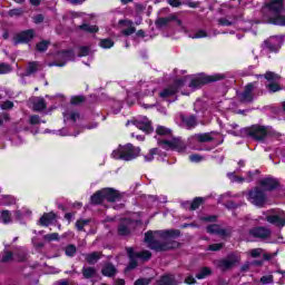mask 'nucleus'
Wrapping results in <instances>:
<instances>
[{
    "label": "nucleus",
    "instance_id": "22",
    "mask_svg": "<svg viewBox=\"0 0 285 285\" xmlns=\"http://www.w3.org/2000/svg\"><path fill=\"white\" fill-rule=\"evenodd\" d=\"M104 202H106L105 197H104V189H100V190L96 191L90 197V204L92 206H99V205L104 204Z\"/></svg>",
    "mask_w": 285,
    "mask_h": 285
},
{
    "label": "nucleus",
    "instance_id": "10",
    "mask_svg": "<svg viewBox=\"0 0 285 285\" xmlns=\"http://www.w3.org/2000/svg\"><path fill=\"white\" fill-rule=\"evenodd\" d=\"M36 32L35 29L22 30L13 36V45L14 46H24L28 43H32L35 40Z\"/></svg>",
    "mask_w": 285,
    "mask_h": 285
},
{
    "label": "nucleus",
    "instance_id": "19",
    "mask_svg": "<svg viewBox=\"0 0 285 285\" xmlns=\"http://www.w3.org/2000/svg\"><path fill=\"white\" fill-rule=\"evenodd\" d=\"M118 23L119 26H130L129 28L122 30L124 37H130V35H135V32H137V28L132 27L131 20L122 19L119 20Z\"/></svg>",
    "mask_w": 285,
    "mask_h": 285
},
{
    "label": "nucleus",
    "instance_id": "26",
    "mask_svg": "<svg viewBox=\"0 0 285 285\" xmlns=\"http://www.w3.org/2000/svg\"><path fill=\"white\" fill-rule=\"evenodd\" d=\"M256 78L257 79H266V81H271V83L275 82V81H279V79H281L279 75H277L273 71H267L264 75H256Z\"/></svg>",
    "mask_w": 285,
    "mask_h": 285
},
{
    "label": "nucleus",
    "instance_id": "52",
    "mask_svg": "<svg viewBox=\"0 0 285 285\" xmlns=\"http://www.w3.org/2000/svg\"><path fill=\"white\" fill-rule=\"evenodd\" d=\"M12 72V67L9 63L0 62V75Z\"/></svg>",
    "mask_w": 285,
    "mask_h": 285
},
{
    "label": "nucleus",
    "instance_id": "49",
    "mask_svg": "<svg viewBox=\"0 0 285 285\" xmlns=\"http://www.w3.org/2000/svg\"><path fill=\"white\" fill-rule=\"evenodd\" d=\"M90 224V219H78L76 222V228L79 230V233L83 232V228Z\"/></svg>",
    "mask_w": 285,
    "mask_h": 285
},
{
    "label": "nucleus",
    "instance_id": "28",
    "mask_svg": "<svg viewBox=\"0 0 285 285\" xmlns=\"http://www.w3.org/2000/svg\"><path fill=\"white\" fill-rule=\"evenodd\" d=\"M17 204V199L12 195H0V206H12Z\"/></svg>",
    "mask_w": 285,
    "mask_h": 285
},
{
    "label": "nucleus",
    "instance_id": "62",
    "mask_svg": "<svg viewBox=\"0 0 285 285\" xmlns=\"http://www.w3.org/2000/svg\"><path fill=\"white\" fill-rule=\"evenodd\" d=\"M17 257V262H19L20 264H23L24 262H28V255L23 254V253H18L16 254Z\"/></svg>",
    "mask_w": 285,
    "mask_h": 285
},
{
    "label": "nucleus",
    "instance_id": "50",
    "mask_svg": "<svg viewBox=\"0 0 285 285\" xmlns=\"http://www.w3.org/2000/svg\"><path fill=\"white\" fill-rule=\"evenodd\" d=\"M220 228H222V227H220L219 225H217V224H212V225H208V226L206 227V232H207L209 235H218Z\"/></svg>",
    "mask_w": 285,
    "mask_h": 285
},
{
    "label": "nucleus",
    "instance_id": "18",
    "mask_svg": "<svg viewBox=\"0 0 285 285\" xmlns=\"http://www.w3.org/2000/svg\"><path fill=\"white\" fill-rule=\"evenodd\" d=\"M180 121H183L189 130L193 128H197V116L195 115H189V116L181 115Z\"/></svg>",
    "mask_w": 285,
    "mask_h": 285
},
{
    "label": "nucleus",
    "instance_id": "35",
    "mask_svg": "<svg viewBox=\"0 0 285 285\" xmlns=\"http://www.w3.org/2000/svg\"><path fill=\"white\" fill-rule=\"evenodd\" d=\"M177 95L171 86L165 88L159 92L160 99H168V97H175Z\"/></svg>",
    "mask_w": 285,
    "mask_h": 285
},
{
    "label": "nucleus",
    "instance_id": "12",
    "mask_svg": "<svg viewBox=\"0 0 285 285\" xmlns=\"http://www.w3.org/2000/svg\"><path fill=\"white\" fill-rule=\"evenodd\" d=\"M239 263V257L235 254L228 255L226 258H222L217 262V267L220 268L223 273H226V271H230L234 266H236Z\"/></svg>",
    "mask_w": 285,
    "mask_h": 285
},
{
    "label": "nucleus",
    "instance_id": "48",
    "mask_svg": "<svg viewBox=\"0 0 285 285\" xmlns=\"http://www.w3.org/2000/svg\"><path fill=\"white\" fill-rule=\"evenodd\" d=\"M1 219H2V224H10L12 222V214H10V210L8 209L2 210Z\"/></svg>",
    "mask_w": 285,
    "mask_h": 285
},
{
    "label": "nucleus",
    "instance_id": "6",
    "mask_svg": "<svg viewBox=\"0 0 285 285\" xmlns=\"http://www.w3.org/2000/svg\"><path fill=\"white\" fill-rule=\"evenodd\" d=\"M247 199L250 204H253V206H257V208H264L268 202L266 191L258 186L252 188L247 193Z\"/></svg>",
    "mask_w": 285,
    "mask_h": 285
},
{
    "label": "nucleus",
    "instance_id": "63",
    "mask_svg": "<svg viewBox=\"0 0 285 285\" xmlns=\"http://www.w3.org/2000/svg\"><path fill=\"white\" fill-rule=\"evenodd\" d=\"M200 219L202 222L215 223L217 222V216L216 215L203 216Z\"/></svg>",
    "mask_w": 285,
    "mask_h": 285
},
{
    "label": "nucleus",
    "instance_id": "40",
    "mask_svg": "<svg viewBox=\"0 0 285 285\" xmlns=\"http://www.w3.org/2000/svg\"><path fill=\"white\" fill-rule=\"evenodd\" d=\"M118 235H120V237H127V235H130V227L120 223L118 226Z\"/></svg>",
    "mask_w": 285,
    "mask_h": 285
},
{
    "label": "nucleus",
    "instance_id": "15",
    "mask_svg": "<svg viewBox=\"0 0 285 285\" xmlns=\"http://www.w3.org/2000/svg\"><path fill=\"white\" fill-rule=\"evenodd\" d=\"M126 250H127V256L129 258V263L125 267L124 273L128 274V273H130V271H135V268H137V266H139V262H137V257L135 255V248L127 247Z\"/></svg>",
    "mask_w": 285,
    "mask_h": 285
},
{
    "label": "nucleus",
    "instance_id": "34",
    "mask_svg": "<svg viewBox=\"0 0 285 285\" xmlns=\"http://www.w3.org/2000/svg\"><path fill=\"white\" fill-rule=\"evenodd\" d=\"M184 86H186V78L176 79L170 85V87L175 90L176 94L179 92V90H181Z\"/></svg>",
    "mask_w": 285,
    "mask_h": 285
},
{
    "label": "nucleus",
    "instance_id": "36",
    "mask_svg": "<svg viewBox=\"0 0 285 285\" xmlns=\"http://www.w3.org/2000/svg\"><path fill=\"white\" fill-rule=\"evenodd\" d=\"M81 104H86V96L83 95L71 96L70 98L71 106H81Z\"/></svg>",
    "mask_w": 285,
    "mask_h": 285
},
{
    "label": "nucleus",
    "instance_id": "23",
    "mask_svg": "<svg viewBox=\"0 0 285 285\" xmlns=\"http://www.w3.org/2000/svg\"><path fill=\"white\" fill-rule=\"evenodd\" d=\"M265 219L268 224H273L274 226H285V217H281L279 215H268Z\"/></svg>",
    "mask_w": 285,
    "mask_h": 285
},
{
    "label": "nucleus",
    "instance_id": "21",
    "mask_svg": "<svg viewBox=\"0 0 285 285\" xmlns=\"http://www.w3.org/2000/svg\"><path fill=\"white\" fill-rule=\"evenodd\" d=\"M175 19H177V16L159 17L156 19L155 26L159 30L161 28H166V26H168L170 21H175Z\"/></svg>",
    "mask_w": 285,
    "mask_h": 285
},
{
    "label": "nucleus",
    "instance_id": "44",
    "mask_svg": "<svg viewBox=\"0 0 285 285\" xmlns=\"http://www.w3.org/2000/svg\"><path fill=\"white\" fill-rule=\"evenodd\" d=\"M65 254L67 257H75V255H77V246L75 244L67 245Z\"/></svg>",
    "mask_w": 285,
    "mask_h": 285
},
{
    "label": "nucleus",
    "instance_id": "5",
    "mask_svg": "<svg viewBox=\"0 0 285 285\" xmlns=\"http://www.w3.org/2000/svg\"><path fill=\"white\" fill-rule=\"evenodd\" d=\"M224 79H226L225 73H200L198 77L190 80L189 88H193L194 90H199V88H202L203 86H208V83H215L217 81H224Z\"/></svg>",
    "mask_w": 285,
    "mask_h": 285
},
{
    "label": "nucleus",
    "instance_id": "51",
    "mask_svg": "<svg viewBox=\"0 0 285 285\" xmlns=\"http://www.w3.org/2000/svg\"><path fill=\"white\" fill-rule=\"evenodd\" d=\"M264 47H265L269 52H279V49L277 48V45L271 42V40H265V41H264Z\"/></svg>",
    "mask_w": 285,
    "mask_h": 285
},
{
    "label": "nucleus",
    "instance_id": "11",
    "mask_svg": "<svg viewBox=\"0 0 285 285\" xmlns=\"http://www.w3.org/2000/svg\"><path fill=\"white\" fill-rule=\"evenodd\" d=\"M258 186H261L265 193H274V190H277L282 186V183H279L277 178L268 176L258 180Z\"/></svg>",
    "mask_w": 285,
    "mask_h": 285
},
{
    "label": "nucleus",
    "instance_id": "60",
    "mask_svg": "<svg viewBox=\"0 0 285 285\" xmlns=\"http://www.w3.org/2000/svg\"><path fill=\"white\" fill-rule=\"evenodd\" d=\"M204 159V157H202V155L199 154H193L189 156V161L194 163V164H199V161H202Z\"/></svg>",
    "mask_w": 285,
    "mask_h": 285
},
{
    "label": "nucleus",
    "instance_id": "17",
    "mask_svg": "<svg viewBox=\"0 0 285 285\" xmlns=\"http://www.w3.org/2000/svg\"><path fill=\"white\" fill-rule=\"evenodd\" d=\"M57 219V214L55 212L45 213L39 219V226L48 228Z\"/></svg>",
    "mask_w": 285,
    "mask_h": 285
},
{
    "label": "nucleus",
    "instance_id": "33",
    "mask_svg": "<svg viewBox=\"0 0 285 285\" xmlns=\"http://www.w3.org/2000/svg\"><path fill=\"white\" fill-rule=\"evenodd\" d=\"M82 276L85 279H92L97 275V268L95 267H82Z\"/></svg>",
    "mask_w": 285,
    "mask_h": 285
},
{
    "label": "nucleus",
    "instance_id": "14",
    "mask_svg": "<svg viewBox=\"0 0 285 285\" xmlns=\"http://www.w3.org/2000/svg\"><path fill=\"white\" fill-rule=\"evenodd\" d=\"M102 195L105 200L109 204H115V202H121V193L112 187L102 188Z\"/></svg>",
    "mask_w": 285,
    "mask_h": 285
},
{
    "label": "nucleus",
    "instance_id": "46",
    "mask_svg": "<svg viewBox=\"0 0 285 285\" xmlns=\"http://www.w3.org/2000/svg\"><path fill=\"white\" fill-rule=\"evenodd\" d=\"M268 92L275 94V92H279V90H283L282 85L277 83V82H269L266 86Z\"/></svg>",
    "mask_w": 285,
    "mask_h": 285
},
{
    "label": "nucleus",
    "instance_id": "43",
    "mask_svg": "<svg viewBox=\"0 0 285 285\" xmlns=\"http://www.w3.org/2000/svg\"><path fill=\"white\" fill-rule=\"evenodd\" d=\"M14 259V253L10 250H3L2 257H1V263L2 264H8V262H12Z\"/></svg>",
    "mask_w": 285,
    "mask_h": 285
},
{
    "label": "nucleus",
    "instance_id": "7",
    "mask_svg": "<svg viewBox=\"0 0 285 285\" xmlns=\"http://www.w3.org/2000/svg\"><path fill=\"white\" fill-rule=\"evenodd\" d=\"M158 146H163L164 150H177V153L186 150V142L181 138L175 137L171 140L158 139Z\"/></svg>",
    "mask_w": 285,
    "mask_h": 285
},
{
    "label": "nucleus",
    "instance_id": "39",
    "mask_svg": "<svg viewBox=\"0 0 285 285\" xmlns=\"http://www.w3.org/2000/svg\"><path fill=\"white\" fill-rule=\"evenodd\" d=\"M115 46V41L110 38L100 39L99 47L108 50Z\"/></svg>",
    "mask_w": 285,
    "mask_h": 285
},
{
    "label": "nucleus",
    "instance_id": "54",
    "mask_svg": "<svg viewBox=\"0 0 285 285\" xmlns=\"http://www.w3.org/2000/svg\"><path fill=\"white\" fill-rule=\"evenodd\" d=\"M224 248V243H215L212 245H208L207 250H212V253H217Z\"/></svg>",
    "mask_w": 285,
    "mask_h": 285
},
{
    "label": "nucleus",
    "instance_id": "20",
    "mask_svg": "<svg viewBox=\"0 0 285 285\" xmlns=\"http://www.w3.org/2000/svg\"><path fill=\"white\" fill-rule=\"evenodd\" d=\"M78 30H81V32H87V35H97L99 32V27L97 24H90V23H82L77 27Z\"/></svg>",
    "mask_w": 285,
    "mask_h": 285
},
{
    "label": "nucleus",
    "instance_id": "61",
    "mask_svg": "<svg viewBox=\"0 0 285 285\" xmlns=\"http://www.w3.org/2000/svg\"><path fill=\"white\" fill-rule=\"evenodd\" d=\"M150 278L141 277L135 281L134 285H149Z\"/></svg>",
    "mask_w": 285,
    "mask_h": 285
},
{
    "label": "nucleus",
    "instance_id": "47",
    "mask_svg": "<svg viewBox=\"0 0 285 285\" xmlns=\"http://www.w3.org/2000/svg\"><path fill=\"white\" fill-rule=\"evenodd\" d=\"M23 12H26L23 8H14L8 11V17L11 19L14 17H23Z\"/></svg>",
    "mask_w": 285,
    "mask_h": 285
},
{
    "label": "nucleus",
    "instance_id": "3",
    "mask_svg": "<svg viewBox=\"0 0 285 285\" xmlns=\"http://www.w3.org/2000/svg\"><path fill=\"white\" fill-rule=\"evenodd\" d=\"M141 153V148L135 147L132 144L119 145L117 149L111 153L112 159H118L122 161H132V159H137L139 154Z\"/></svg>",
    "mask_w": 285,
    "mask_h": 285
},
{
    "label": "nucleus",
    "instance_id": "32",
    "mask_svg": "<svg viewBox=\"0 0 285 285\" xmlns=\"http://www.w3.org/2000/svg\"><path fill=\"white\" fill-rule=\"evenodd\" d=\"M134 255H136L137 259H141L142 262H149L153 257V253L148 249H144L141 252H134Z\"/></svg>",
    "mask_w": 285,
    "mask_h": 285
},
{
    "label": "nucleus",
    "instance_id": "64",
    "mask_svg": "<svg viewBox=\"0 0 285 285\" xmlns=\"http://www.w3.org/2000/svg\"><path fill=\"white\" fill-rule=\"evenodd\" d=\"M218 23H219V26H226V27L233 26V21H230L226 18L218 19Z\"/></svg>",
    "mask_w": 285,
    "mask_h": 285
},
{
    "label": "nucleus",
    "instance_id": "9",
    "mask_svg": "<svg viewBox=\"0 0 285 285\" xmlns=\"http://www.w3.org/2000/svg\"><path fill=\"white\" fill-rule=\"evenodd\" d=\"M57 58L60 59V62L55 60L49 63L50 67L56 66L57 68H63L68 61H75V49H63L57 52Z\"/></svg>",
    "mask_w": 285,
    "mask_h": 285
},
{
    "label": "nucleus",
    "instance_id": "27",
    "mask_svg": "<svg viewBox=\"0 0 285 285\" xmlns=\"http://www.w3.org/2000/svg\"><path fill=\"white\" fill-rule=\"evenodd\" d=\"M100 259L101 254H99V252H92L85 255V262L90 265L97 264V262H99Z\"/></svg>",
    "mask_w": 285,
    "mask_h": 285
},
{
    "label": "nucleus",
    "instance_id": "24",
    "mask_svg": "<svg viewBox=\"0 0 285 285\" xmlns=\"http://www.w3.org/2000/svg\"><path fill=\"white\" fill-rule=\"evenodd\" d=\"M101 274L104 275V277H115V275H117V267H115L112 263H107L102 267Z\"/></svg>",
    "mask_w": 285,
    "mask_h": 285
},
{
    "label": "nucleus",
    "instance_id": "58",
    "mask_svg": "<svg viewBox=\"0 0 285 285\" xmlns=\"http://www.w3.org/2000/svg\"><path fill=\"white\" fill-rule=\"evenodd\" d=\"M274 282V276L273 275H264L261 277V283L263 285H268V284H273Z\"/></svg>",
    "mask_w": 285,
    "mask_h": 285
},
{
    "label": "nucleus",
    "instance_id": "53",
    "mask_svg": "<svg viewBox=\"0 0 285 285\" xmlns=\"http://www.w3.org/2000/svg\"><path fill=\"white\" fill-rule=\"evenodd\" d=\"M43 239L45 242H59V233L46 234Z\"/></svg>",
    "mask_w": 285,
    "mask_h": 285
},
{
    "label": "nucleus",
    "instance_id": "42",
    "mask_svg": "<svg viewBox=\"0 0 285 285\" xmlns=\"http://www.w3.org/2000/svg\"><path fill=\"white\" fill-rule=\"evenodd\" d=\"M204 204V197H195L190 203L189 210H197Z\"/></svg>",
    "mask_w": 285,
    "mask_h": 285
},
{
    "label": "nucleus",
    "instance_id": "59",
    "mask_svg": "<svg viewBox=\"0 0 285 285\" xmlns=\"http://www.w3.org/2000/svg\"><path fill=\"white\" fill-rule=\"evenodd\" d=\"M29 124L31 126H39V124H41V118L38 115H32L29 118Z\"/></svg>",
    "mask_w": 285,
    "mask_h": 285
},
{
    "label": "nucleus",
    "instance_id": "37",
    "mask_svg": "<svg viewBox=\"0 0 285 285\" xmlns=\"http://www.w3.org/2000/svg\"><path fill=\"white\" fill-rule=\"evenodd\" d=\"M50 40H41L36 45L37 52H46L50 48Z\"/></svg>",
    "mask_w": 285,
    "mask_h": 285
},
{
    "label": "nucleus",
    "instance_id": "56",
    "mask_svg": "<svg viewBox=\"0 0 285 285\" xmlns=\"http://www.w3.org/2000/svg\"><path fill=\"white\" fill-rule=\"evenodd\" d=\"M1 110H12L14 108V102L12 100H6L0 105Z\"/></svg>",
    "mask_w": 285,
    "mask_h": 285
},
{
    "label": "nucleus",
    "instance_id": "38",
    "mask_svg": "<svg viewBox=\"0 0 285 285\" xmlns=\"http://www.w3.org/2000/svg\"><path fill=\"white\" fill-rule=\"evenodd\" d=\"M155 155H161V149L159 148H151L149 149V155H145V161H153L155 159Z\"/></svg>",
    "mask_w": 285,
    "mask_h": 285
},
{
    "label": "nucleus",
    "instance_id": "55",
    "mask_svg": "<svg viewBox=\"0 0 285 285\" xmlns=\"http://www.w3.org/2000/svg\"><path fill=\"white\" fill-rule=\"evenodd\" d=\"M208 32L204 29H199L194 36H190L191 39H206Z\"/></svg>",
    "mask_w": 285,
    "mask_h": 285
},
{
    "label": "nucleus",
    "instance_id": "1",
    "mask_svg": "<svg viewBox=\"0 0 285 285\" xmlns=\"http://www.w3.org/2000/svg\"><path fill=\"white\" fill-rule=\"evenodd\" d=\"M284 11V0H266L261 9L263 23L285 28Z\"/></svg>",
    "mask_w": 285,
    "mask_h": 285
},
{
    "label": "nucleus",
    "instance_id": "25",
    "mask_svg": "<svg viewBox=\"0 0 285 285\" xmlns=\"http://www.w3.org/2000/svg\"><path fill=\"white\" fill-rule=\"evenodd\" d=\"M137 129L142 130V132H146V135H153L155 132V128H153V124L150 121L144 122H137Z\"/></svg>",
    "mask_w": 285,
    "mask_h": 285
},
{
    "label": "nucleus",
    "instance_id": "2",
    "mask_svg": "<svg viewBox=\"0 0 285 285\" xmlns=\"http://www.w3.org/2000/svg\"><path fill=\"white\" fill-rule=\"evenodd\" d=\"M145 243L148 244L150 250H155L156 253H166L168 250H174L175 248H179L181 243L177 240H167L160 242L155 238V234L153 230H148L145 234Z\"/></svg>",
    "mask_w": 285,
    "mask_h": 285
},
{
    "label": "nucleus",
    "instance_id": "29",
    "mask_svg": "<svg viewBox=\"0 0 285 285\" xmlns=\"http://www.w3.org/2000/svg\"><path fill=\"white\" fill-rule=\"evenodd\" d=\"M38 71H39V62L30 61V62H28V67L24 70V75H26V77H30V75H35Z\"/></svg>",
    "mask_w": 285,
    "mask_h": 285
},
{
    "label": "nucleus",
    "instance_id": "45",
    "mask_svg": "<svg viewBox=\"0 0 285 285\" xmlns=\"http://www.w3.org/2000/svg\"><path fill=\"white\" fill-rule=\"evenodd\" d=\"M46 108H48V105L43 98L33 104V110L37 112H41V110H46Z\"/></svg>",
    "mask_w": 285,
    "mask_h": 285
},
{
    "label": "nucleus",
    "instance_id": "41",
    "mask_svg": "<svg viewBox=\"0 0 285 285\" xmlns=\"http://www.w3.org/2000/svg\"><path fill=\"white\" fill-rule=\"evenodd\" d=\"M156 134L159 135V137H166L168 135H173V130L169 129L168 127L158 126L156 128Z\"/></svg>",
    "mask_w": 285,
    "mask_h": 285
},
{
    "label": "nucleus",
    "instance_id": "31",
    "mask_svg": "<svg viewBox=\"0 0 285 285\" xmlns=\"http://www.w3.org/2000/svg\"><path fill=\"white\" fill-rule=\"evenodd\" d=\"M196 139L199 144H210V141H215V138L209 132L197 134Z\"/></svg>",
    "mask_w": 285,
    "mask_h": 285
},
{
    "label": "nucleus",
    "instance_id": "30",
    "mask_svg": "<svg viewBox=\"0 0 285 285\" xmlns=\"http://www.w3.org/2000/svg\"><path fill=\"white\" fill-rule=\"evenodd\" d=\"M213 275V269L208 266H204L200 268L199 273L196 274V279H206V277H210Z\"/></svg>",
    "mask_w": 285,
    "mask_h": 285
},
{
    "label": "nucleus",
    "instance_id": "13",
    "mask_svg": "<svg viewBox=\"0 0 285 285\" xmlns=\"http://www.w3.org/2000/svg\"><path fill=\"white\" fill-rule=\"evenodd\" d=\"M273 232L264 226H256L248 230V235L255 239H268Z\"/></svg>",
    "mask_w": 285,
    "mask_h": 285
},
{
    "label": "nucleus",
    "instance_id": "4",
    "mask_svg": "<svg viewBox=\"0 0 285 285\" xmlns=\"http://www.w3.org/2000/svg\"><path fill=\"white\" fill-rule=\"evenodd\" d=\"M240 135L242 137L253 139V141H266V138L268 137V128H266V126L256 124L242 128Z\"/></svg>",
    "mask_w": 285,
    "mask_h": 285
},
{
    "label": "nucleus",
    "instance_id": "16",
    "mask_svg": "<svg viewBox=\"0 0 285 285\" xmlns=\"http://www.w3.org/2000/svg\"><path fill=\"white\" fill-rule=\"evenodd\" d=\"M154 234L159 235L161 239H177V237H181V230L179 229L156 230Z\"/></svg>",
    "mask_w": 285,
    "mask_h": 285
},
{
    "label": "nucleus",
    "instance_id": "8",
    "mask_svg": "<svg viewBox=\"0 0 285 285\" xmlns=\"http://www.w3.org/2000/svg\"><path fill=\"white\" fill-rule=\"evenodd\" d=\"M256 86L257 81L245 85L243 92L238 94V100L240 104H253V101H255Z\"/></svg>",
    "mask_w": 285,
    "mask_h": 285
},
{
    "label": "nucleus",
    "instance_id": "57",
    "mask_svg": "<svg viewBox=\"0 0 285 285\" xmlns=\"http://www.w3.org/2000/svg\"><path fill=\"white\" fill-rule=\"evenodd\" d=\"M88 55H90V47H79L78 57H88Z\"/></svg>",
    "mask_w": 285,
    "mask_h": 285
}]
</instances>
